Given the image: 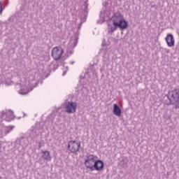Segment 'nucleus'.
Masks as SVG:
<instances>
[{
    "label": "nucleus",
    "mask_w": 179,
    "mask_h": 179,
    "mask_svg": "<svg viewBox=\"0 0 179 179\" xmlns=\"http://www.w3.org/2000/svg\"><path fill=\"white\" fill-rule=\"evenodd\" d=\"M117 27H118V26L109 23L108 24V33H114V31H115V30H117Z\"/></svg>",
    "instance_id": "9b49d317"
},
{
    "label": "nucleus",
    "mask_w": 179,
    "mask_h": 179,
    "mask_svg": "<svg viewBox=\"0 0 179 179\" xmlns=\"http://www.w3.org/2000/svg\"><path fill=\"white\" fill-rule=\"evenodd\" d=\"M85 13H87V10L86 9L85 10Z\"/></svg>",
    "instance_id": "dca6fc26"
},
{
    "label": "nucleus",
    "mask_w": 179,
    "mask_h": 179,
    "mask_svg": "<svg viewBox=\"0 0 179 179\" xmlns=\"http://www.w3.org/2000/svg\"><path fill=\"white\" fill-rule=\"evenodd\" d=\"M2 12H3V8H2V3L0 1V15H2Z\"/></svg>",
    "instance_id": "2eb2a0df"
},
{
    "label": "nucleus",
    "mask_w": 179,
    "mask_h": 179,
    "mask_svg": "<svg viewBox=\"0 0 179 179\" xmlns=\"http://www.w3.org/2000/svg\"><path fill=\"white\" fill-rule=\"evenodd\" d=\"M166 44L168 47H174V44L176 43V41L174 40V36L173 34H169L166 38Z\"/></svg>",
    "instance_id": "1a4fd4ad"
},
{
    "label": "nucleus",
    "mask_w": 179,
    "mask_h": 179,
    "mask_svg": "<svg viewBox=\"0 0 179 179\" xmlns=\"http://www.w3.org/2000/svg\"><path fill=\"white\" fill-rule=\"evenodd\" d=\"M0 118L1 120H5L8 122H10V121L13 120L15 118V115L12 110H3L0 113ZM13 128H15L14 126L5 127L3 124H0V138L6 136L9 132L13 130Z\"/></svg>",
    "instance_id": "f257e3e1"
},
{
    "label": "nucleus",
    "mask_w": 179,
    "mask_h": 179,
    "mask_svg": "<svg viewBox=\"0 0 179 179\" xmlns=\"http://www.w3.org/2000/svg\"><path fill=\"white\" fill-rule=\"evenodd\" d=\"M72 44H74L72 47H76V44H78V40L71 41L69 42V45H72Z\"/></svg>",
    "instance_id": "ddd939ff"
},
{
    "label": "nucleus",
    "mask_w": 179,
    "mask_h": 179,
    "mask_svg": "<svg viewBox=\"0 0 179 179\" xmlns=\"http://www.w3.org/2000/svg\"><path fill=\"white\" fill-rule=\"evenodd\" d=\"M85 8H87V4H86Z\"/></svg>",
    "instance_id": "a211bd4d"
},
{
    "label": "nucleus",
    "mask_w": 179,
    "mask_h": 179,
    "mask_svg": "<svg viewBox=\"0 0 179 179\" xmlns=\"http://www.w3.org/2000/svg\"><path fill=\"white\" fill-rule=\"evenodd\" d=\"M110 23L117 26L120 30H125L128 27V22L124 20V17L120 13H116L110 19Z\"/></svg>",
    "instance_id": "f03ea898"
},
{
    "label": "nucleus",
    "mask_w": 179,
    "mask_h": 179,
    "mask_svg": "<svg viewBox=\"0 0 179 179\" xmlns=\"http://www.w3.org/2000/svg\"><path fill=\"white\" fill-rule=\"evenodd\" d=\"M169 103L168 104H172L175 106V108H179V87H176L172 90H170L167 94Z\"/></svg>",
    "instance_id": "7ed1b4c3"
},
{
    "label": "nucleus",
    "mask_w": 179,
    "mask_h": 179,
    "mask_svg": "<svg viewBox=\"0 0 179 179\" xmlns=\"http://www.w3.org/2000/svg\"><path fill=\"white\" fill-rule=\"evenodd\" d=\"M65 73H66V72L64 71V72L63 73V76H65Z\"/></svg>",
    "instance_id": "f3484780"
},
{
    "label": "nucleus",
    "mask_w": 179,
    "mask_h": 179,
    "mask_svg": "<svg viewBox=\"0 0 179 179\" xmlns=\"http://www.w3.org/2000/svg\"><path fill=\"white\" fill-rule=\"evenodd\" d=\"M104 169V162L99 159L94 162L93 171L96 170V171H101Z\"/></svg>",
    "instance_id": "6e6552de"
},
{
    "label": "nucleus",
    "mask_w": 179,
    "mask_h": 179,
    "mask_svg": "<svg viewBox=\"0 0 179 179\" xmlns=\"http://www.w3.org/2000/svg\"><path fill=\"white\" fill-rule=\"evenodd\" d=\"M42 158L44 160H51V155L50 154V152L48 151H43L42 152Z\"/></svg>",
    "instance_id": "f8f14e48"
},
{
    "label": "nucleus",
    "mask_w": 179,
    "mask_h": 179,
    "mask_svg": "<svg viewBox=\"0 0 179 179\" xmlns=\"http://www.w3.org/2000/svg\"><path fill=\"white\" fill-rule=\"evenodd\" d=\"M66 113L67 114H73V113H76V108H78V103L73 101H69L65 106Z\"/></svg>",
    "instance_id": "423d86ee"
},
{
    "label": "nucleus",
    "mask_w": 179,
    "mask_h": 179,
    "mask_svg": "<svg viewBox=\"0 0 179 179\" xmlns=\"http://www.w3.org/2000/svg\"><path fill=\"white\" fill-rule=\"evenodd\" d=\"M0 179H1V177H0Z\"/></svg>",
    "instance_id": "6ab92c4d"
},
{
    "label": "nucleus",
    "mask_w": 179,
    "mask_h": 179,
    "mask_svg": "<svg viewBox=\"0 0 179 179\" xmlns=\"http://www.w3.org/2000/svg\"><path fill=\"white\" fill-rule=\"evenodd\" d=\"M51 54L55 61H58V59H60L61 57H62L64 50L61 48L55 47L52 48Z\"/></svg>",
    "instance_id": "0eeeda50"
},
{
    "label": "nucleus",
    "mask_w": 179,
    "mask_h": 179,
    "mask_svg": "<svg viewBox=\"0 0 179 179\" xmlns=\"http://www.w3.org/2000/svg\"><path fill=\"white\" fill-rule=\"evenodd\" d=\"M95 162L96 159H94V156L91 154H87L84 164L87 169L90 170V171H93Z\"/></svg>",
    "instance_id": "20e7f679"
},
{
    "label": "nucleus",
    "mask_w": 179,
    "mask_h": 179,
    "mask_svg": "<svg viewBox=\"0 0 179 179\" xmlns=\"http://www.w3.org/2000/svg\"><path fill=\"white\" fill-rule=\"evenodd\" d=\"M113 113L115 115H117V117H120L121 115V108H120V106H118L117 103L113 105Z\"/></svg>",
    "instance_id": "9d476101"
},
{
    "label": "nucleus",
    "mask_w": 179,
    "mask_h": 179,
    "mask_svg": "<svg viewBox=\"0 0 179 179\" xmlns=\"http://www.w3.org/2000/svg\"><path fill=\"white\" fill-rule=\"evenodd\" d=\"M80 148V142H77L76 141H70L68 143V150L71 153H76L79 152Z\"/></svg>",
    "instance_id": "39448f33"
},
{
    "label": "nucleus",
    "mask_w": 179,
    "mask_h": 179,
    "mask_svg": "<svg viewBox=\"0 0 179 179\" xmlns=\"http://www.w3.org/2000/svg\"><path fill=\"white\" fill-rule=\"evenodd\" d=\"M20 94H27L29 93V91L24 90H20L19 91Z\"/></svg>",
    "instance_id": "4468645a"
}]
</instances>
